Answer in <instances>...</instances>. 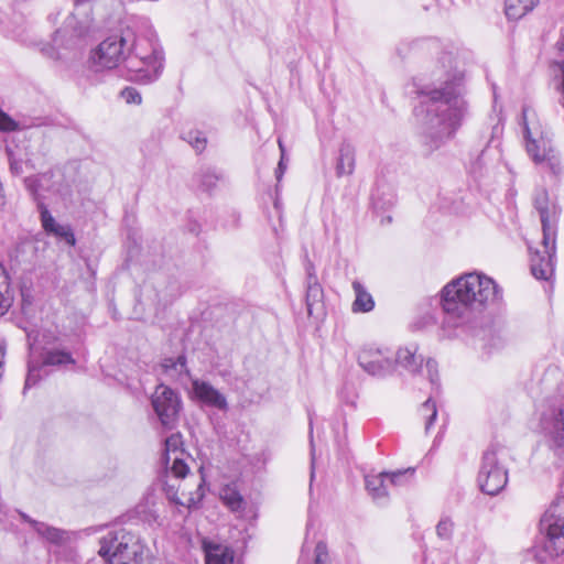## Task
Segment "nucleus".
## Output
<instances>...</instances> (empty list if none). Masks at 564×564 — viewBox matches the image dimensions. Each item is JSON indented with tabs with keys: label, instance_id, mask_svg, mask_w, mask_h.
I'll return each instance as SVG.
<instances>
[{
	"label": "nucleus",
	"instance_id": "2f4dec72",
	"mask_svg": "<svg viewBox=\"0 0 564 564\" xmlns=\"http://www.w3.org/2000/svg\"><path fill=\"white\" fill-rule=\"evenodd\" d=\"M183 139L188 142L197 152H203L207 145V139L202 131L189 130L183 134Z\"/></svg>",
	"mask_w": 564,
	"mask_h": 564
},
{
	"label": "nucleus",
	"instance_id": "7ed1b4c3",
	"mask_svg": "<svg viewBox=\"0 0 564 564\" xmlns=\"http://www.w3.org/2000/svg\"><path fill=\"white\" fill-rule=\"evenodd\" d=\"M534 207L540 215L542 225V249L531 254V271L539 280H549L554 272L556 234L560 210L555 202L551 200L545 189L536 191Z\"/></svg>",
	"mask_w": 564,
	"mask_h": 564
},
{
	"label": "nucleus",
	"instance_id": "cd10ccee",
	"mask_svg": "<svg viewBox=\"0 0 564 564\" xmlns=\"http://www.w3.org/2000/svg\"><path fill=\"white\" fill-rule=\"evenodd\" d=\"M414 468H406L403 470H397L392 473L387 471V479L389 482V488L391 486H404L413 479L414 476Z\"/></svg>",
	"mask_w": 564,
	"mask_h": 564
},
{
	"label": "nucleus",
	"instance_id": "ea45409f",
	"mask_svg": "<svg viewBox=\"0 0 564 564\" xmlns=\"http://www.w3.org/2000/svg\"><path fill=\"white\" fill-rule=\"evenodd\" d=\"M279 148L281 151V159L279 161L278 169L275 171L278 181H280V178L285 170V163H284L285 151H284V147H283L281 139H279Z\"/></svg>",
	"mask_w": 564,
	"mask_h": 564
},
{
	"label": "nucleus",
	"instance_id": "4c0bfd02",
	"mask_svg": "<svg viewBox=\"0 0 564 564\" xmlns=\"http://www.w3.org/2000/svg\"><path fill=\"white\" fill-rule=\"evenodd\" d=\"M121 96L126 100L127 104L139 105L142 101V97H141L140 93L133 87H126L121 91Z\"/></svg>",
	"mask_w": 564,
	"mask_h": 564
},
{
	"label": "nucleus",
	"instance_id": "bb28decb",
	"mask_svg": "<svg viewBox=\"0 0 564 564\" xmlns=\"http://www.w3.org/2000/svg\"><path fill=\"white\" fill-rule=\"evenodd\" d=\"M372 205L376 209H387L395 203L394 194L389 191L386 193L378 186L371 195Z\"/></svg>",
	"mask_w": 564,
	"mask_h": 564
},
{
	"label": "nucleus",
	"instance_id": "423d86ee",
	"mask_svg": "<svg viewBox=\"0 0 564 564\" xmlns=\"http://www.w3.org/2000/svg\"><path fill=\"white\" fill-rule=\"evenodd\" d=\"M163 51L150 39L135 36L134 44L127 53L126 67L134 73V79L153 82L163 68Z\"/></svg>",
	"mask_w": 564,
	"mask_h": 564
},
{
	"label": "nucleus",
	"instance_id": "393cba45",
	"mask_svg": "<svg viewBox=\"0 0 564 564\" xmlns=\"http://www.w3.org/2000/svg\"><path fill=\"white\" fill-rule=\"evenodd\" d=\"M182 435L180 433H173L165 438L164 453L162 455V463L165 467L169 466L171 457L184 456Z\"/></svg>",
	"mask_w": 564,
	"mask_h": 564
},
{
	"label": "nucleus",
	"instance_id": "f03ea898",
	"mask_svg": "<svg viewBox=\"0 0 564 564\" xmlns=\"http://www.w3.org/2000/svg\"><path fill=\"white\" fill-rule=\"evenodd\" d=\"M440 297L445 322L458 327L469 324L487 305L499 302L502 290L494 279L474 271L446 283Z\"/></svg>",
	"mask_w": 564,
	"mask_h": 564
},
{
	"label": "nucleus",
	"instance_id": "9b49d317",
	"mask_svg": "<svg viewBox=\"0 0 564 564\" xmlns=\"http://www.w3.org/2000/svg\"><path fill=\"white\" fill-rule=\"evenodd\" d=\"M75 360L70 352L62 349H50L43 354L41 364L29 362V370L25 379L24 390L35 386L43 377L48 375V366L74 365Z\"/></svg>",
	"mask_w": 564,
	"mask_h": 564
},
{
	"label": "nucleus",
	"instance_id": "0eeeda50",
	"mask_svg": "<svg viewBox=\"0 0 564 564\" xmlns=\"http://www.w3.org/2000/svg\"><path fill=\"white\" fill-rule=\"evenodd\" d=\"M540 411V426L549 447L564 463V410L556 400H546Z\"/></svg>",
	"mask_w": 564,
	"mask_h": 564
},
{
	"label": "nucleus",
	"instance_id": "473e14b6",
	"mask_svg": "<svg viewBox=\"0 0 564 564\" xmlns=\"http://www.w3.org/2000/svg\"><path fill=\"white\" fill-rule=\"evenodd\" d=\"M184 456H173L167 467H165L175 478H185L189 468L185 463Z\"/></svg>",
	"mask_w": 564,
	"mask_h": 564
},
{
	"label": "nucleus",
	"instance_id": "6e6552de",
	"mask_svg": "<svg viewBox=\"0 0 564 564\" xmlns=\"http://www.w3.org/2000/svg\"><path fill=\"white\" fill-rule=\"evenodd\" d=\"M359 367L369 376L384 379L394 372V352L376 344L364 345L357 355Z\"/></svg>",
	"mask_w": 564,
	"mask_h": 564
},
{
	"label": "nucleus",
	"instance_id": "2eb2a0df",
	"mask_svg": "<svg viewBox=\"0 0 564 564\" xmlns=\"http://www.w3.org/2000/svg\"><path fill=\"white\" fill-rule=\"evenodd\" d=\"M36 207L40 213L41 225L46 234L63 238L69 245L75 243L70 227L57 224L43 199H37Z\"/></svg>",
	"mask_w": 564,
	"mask_h": 564
},
{
	"label": "nucleus",
	"instance_id": "c756f323",
	"mask_svg": "<svg viewBox=\"0 0 564 564\" xmlns=\"http://www.w3.org/2000/svg\"><path fill=\"white\" fill-rule=\"evenodd\" d=\"M204 485H205L204 480L202 479L200 482L197 485L195 492H189L186 500L176 498L175 502L177 505L185 506L188 509L196 508L204 498V495H205Z\"/></svg>",
	"mask_w": 564,
	"mask_h": 564
},
{
	"label": "nucleus",
	"instance_id": "f704fd0d",
	"mask_svg": "<svg viewBox=\"0 0 564 564\" xmlns=\"http://www.w3.org/2000/svg\"><path fill=\"white\" fill-rule=\"evenodd\" d=\"M454 530V523L449 518H443L436 525V534L442 540H449Z\"/></svg>",
	"mask_w": 564,
	"mask_h": 564
},
{
	"label": "nucleus",
	"instance_id": "20e7f679",
	"mask_svg": "<svg viewBox=\"0 0 564 564\" xmlns=\"http://www.w3.org/2000/svg\"><path fill=\"white\" fill-rule=\"evenodd\" d=\"M98 554L108 564H144V546L124 528H113L99 540Z\"/></svg>",
	"mask_w": 564,
	"mask_h": 564
},
{
	"label": "nucleus",
	"instance_id": "a18cd8bd",
	"mask_svg": "<svg viewBox=\"0 0 564 564\" xmlns=\"http://www.w3.org/2000/svg\"><path fill=\"white\" fill-rule=\"evenodd\" d=\"M310 427L312 429V420L310 421ZM310 444H311V454H312V463L314 462V447H313V438L311 437V441H310Z\"/></svg>",
	"mask_w": 564,
	"mask_h": 564
},
{
	"label": "nucleus",
	"instance_id": "39448f33",
	"mask_svg": "<svg viewBox=\"0 0 564 564\" xmlns=\"http://www.w3.org/2000/svg\"><path fill=\"white\" fill-rule=\"evenodd\" d=\"M135 33L130 26L105 39L89 56V68L95 73L110 70L126 63L127 53L134 44Z\"/></svg>",
	"mask_w": 564,
	"mask_h": 564
},
{
	"label": "nucleus",
	"instance_id": "f3484780",
	"mask_svg": "<svg viewBox=\"0 0 564 564\" xmlns=\"http://www.w3.org/2000/svg\"><path fill=\"white\" fill-rule=\"evenodd\" d=\"M386 475L387 471H382L378 475H368L365 478L366 489L372 499L380 505L386 503L389 497V482Z\"/></svg>",
	"mask_w": 564,
	"mask_h": 564
},
{
	"label": "nucleus",
	"instance_id": "72a5a7b5",
	"mask_svg": "<svg viewBox=\"0 0 564 564\" xmlns=\"http://www.w3.org/2000/svg\"><path fill=\"white\" fill-rule=\"evenodd\" d=\"M425 371H426L429 381L432 386V389L435 391V393H438L440 379H438L437 364L434 359L426 360Z\"/></svg>",
	"mask_w": 564,
	"mask_h": 564
},
{
	"label": "nucleus",
	"instance_id": "ddd939ff",
	"mask_svg": "<svg viewBox=\"0 0 564 564\" xmlns=\"http://www.w3.org/2000/svg\"><path fill=\"white\" fill-rule=\"evenodd\" d=\"M192 398L208 408L227 412L229 406L226 397L208 381L192 379Z\"/></svg>",
	"mask_w": 564,
	"mask_h": 564
},
{
	"label": "nucleus",
	"instance_id": "c85d7f7f",
	"mask_svg": "<svg viewBox=\"0 0 564 564\" xmlns=\"http://www.w3.org/2000/svg\"><path fill=\"white\" fill-rule=\"evenodd\" d=\"M13 303V293L10 291L8 276L0 281V316L4 315Z\"/></svg>",
	"mask_w": 564,
	"mask_h": 564
},
{
	"label": "nucleus",
	"instance_id": "dca6fc26",
	"mask_svg": "<svg viewBox=\"0 0 564 564\" xmlns=\"http://www.w3.org/2000/svg\"><path fill=\"white\" fill-rule=\"evenodd\" d=\"M306 295L305 303L310 316L314 315V311L323 308L324 291L318 283L317 276L312 264L306 268Z\"/></svg>",
	"mask_w": 564,
	"mask_h": 564
},
{
	"label": "nucleus",
	"instance_id": "412c9836",
	"mask_svg": "<svg viewBox=\"0 0 564 564\" xmlns=\"http://www.w3.org/2000/svg\"><path fill=\"white\" fill-rule=\"evenodd\" d=\"M206 564H231L232 551L220 544L204 543Z\"/></svg>",
	"mask_w": 564,
	"mask_h": 564
},
{
	"label": "nucleus",
	"instance_id": "a878e982",
	"mask_svg": "<svg viewBox=\"0 0 564 564\" xmlns=\"http://www.w3.org/2000/svg\"><path fill=\"white\" fill-rule=\"evenodd\" d=\"M221 501L231 510L238 511L242 509L243 498L234 484L225 485L220 489Z\"/></svg>",
	"mask_w": 564,
	"mask_h": 564
},
{
	"label": "nucleus",
	"instance_id": "58836bf2",
	"mask_svg": "<svg viewBox=\"0 0 564 564\" xmlns=\"http://www.w3.org/2000/svg\"><path fill=\"white\" fill-rule=\"evenodd\" d=\"M17 127V122L4 111L0 110V130L14 131Z\"/></svg>",
	"mask_w": 564,
	"mask_h": 564
},
{
	"label": "nucleus",
	"instance_id": "5701e85b",
	"mask_svg": "<svg viewBox=\"0 0 564 564\" xmlns=\"http://www.w3.org/2000/svg\"><path fill=\"white\" fill-rule=\"evenodd\" d=\"M34 531L48 543L55 545H62L69 539L67 531L51 527L44 522L34 523Z\"/></svg>",
	"mask_w": 564,
	"mask_h": 564
},
{
	"label": "nucleus",
	"instance_id": "7c9ffc66",
	"mask_svg": "<svg viewBox=\"0 0 564 564\" xmlns=\"http://www.w3.org/2000/svg\"><path fill=\"white\" fill-rule=\"evenodd\" d=\"M421 414L426 417L425 420V432L429 433L431 427L433 426L436 417H437V409L436 404L433 401L432 397H430L420 409Z\"/></svg>",
	"mask_w": 564,
	"mask_h": 564
},
{
	"label": "nucleus",
	"instance_id": "37998d69",
	"mask_svg": "<svg viewBox=\"0 0 564 564\" xmlns=\"http://www.w3.org/2000/svg\"><path fill=\"white\" fill-rule=\"evenodd\" d=\"M20 514H21L22 520L26 523H30L33 528H34V523H41L40 521L32 519L31 517H29L25 513H20Z\"/></svg>",
	"mask_w": 564,
	"mask_h": 564
},
{
	"label": "nucleus",
	"instance_id": "a211bd4d",
	"mask_svg": "<svg viewBox=\"0 0 564 564\" xmlns=\"http://www.w3.org/2000/svg\"><path fill=\"white\" fill-rule=\"evenodd\" d=\"M161 368L163 375L175 381H182L183 378L191 377V372L187 368L186 356L183 354L175 358H164L161 362Z\"/></svg>",
	"mask_w": 564,
	"mask_h": 564
},
{
	"label": "nucleus",
	"instance_id": "e433bc0d",
	"mask_svg": "<svg viewBox=\"0 0 564 564\" xmlns=\"http://www.w3.org/2000/svg\"><path fill=\"white\" fill-rule=\"evenodd\" d=\"M218 180V174L214 170L207 169L202 173L200 184L206 191H209L216 185Z\"/></svg>",
	"mask_w": 564,
	"mask_h": 564
},
{
	"label": "nucleus",
	"instance_id": "c9c22d12",
	"mask_svg": "<svg viewBox=\"0 0 564 564\" xmlns=\"http://www.w3.org/2000/svg\"><path fill=\"white\" fill-rule=\"evenodd\" d=\"M314 553L313 564H330L326 543L319 541L315 546Z\"/></svg>",
	"mask_w": 564,
	"mask_h": 564
},
{
	"label": "nucleus",
	"instance_id": "b1692460",
	"mask_svg": "<svg viewBox=\"0 0 564 564\" xmlns=\"http://www.w3.org/2000/svg\"><path fill=\"white\" fill-rule=\"evenodd\" d=\"M352 289L356 295V299L352 303L354 312H370L375 307V301L371 294L366 290V288L359 281L352 282Z\"/></svg>",
	"mask_w": 564,
	"mask_h": 564
},
{
	"label": "nucleus",
	"instance_id": "4be33fe9",
	"mask_svg": "<svg viewBox=\"0 0 564 564\" xmlns=\"http://www.w3.org/2000/svg\"><path fill=\"white\" fill-rule=\"evenodd\" d=\"M539 0H506L505 13L509 20L518 21L532 11Z\"/></svg>",
	"mask_w": 564,
	"mask_h": 564
},
{
	"label": "nucleus",
	"instance_id": "f257e3e1",
	"mask_svg": "<svg viewBox=\"0 0 564 564\" xmlns=\"http://www.w3.org/2000/svg\"><path fill=\"white\" fill-rule=\"evenodd\" d=\"M422 112L425 113L422 144L429 153L452 140L467 116L463 77L454 75L440 87L422 91Z\"/></svg>",
	"mask_w": 564,
	"mask_h": 564
},
{
	"label": "nucleus",
	"instance_id": "9d476101",
	"mask_svg": "<svg viewBox=\"0 0 564 564\" xmlns=\"http://www.w3.org/2000/svg\"><path fill=\"white\" fill-rule=\"evenodd\" d=\"M151 405L165 430H173L177 425L182 399L176 391L165 384H159L151 395Z\"/></svg>",
	"mask_w": 564,
	"mask_h": 564
},
{
	"label": "nucleus",
	"instance_id": "49530a36",
	"mask_svg": "<svg viewBox=\"0 0 564 564\" xmlns=\"http://www.w3.org/2000/svg\"><path fill=\"white\" fill-rule=\"evenodd\" d=\"M4 276H8L7 273H6V269L2 265V263L0 262V280L3 279Z\"/></svg>",
	"mask_w": 564,
	"mask_h": 564
},
{
	"label": "nucleus",
	"instance_id": "f8f14e48",
	"mask_svg": "<svg viewBox=\"0 0 564 564\" xmlns=\"http://www.w3.org/2000/svg\"><path fill=\"white\" fill-rule=\"evenodd\" d=\"M527 108L522 109L523 131L524 138L527 140V151L535 163L547 162L550 167L555 172L558 162L554 154V151L552 150L549 141L544 140L543 138L536 140L531 137V130L527 122Z\"/></svg>",
	"mask_w": 564,
	"mask_h": 564
},
{
	"label": "nucleus",
	"instance_id": "4468645a",
	"mask_svg": "<svg viewBox=\"0 0 564 564\" xmlns=\"http://www.w3.org/2000/svg\"><path fill=\"white\" fill-rule=\"evenodd\" d=\"M56 174L53 171H48L39 175L29 176L24 180L25 188L33 196L35 203L37 199H43V192H52L62 194L61 185L55 181Z\"/></svg>",
	"mask_w": 564,
	"mask_h": 564
},
{
	"label": "nucleus",
	"instance_id": "6ab92c4d",
	"mask_svg": "<svg viewBox=\"0 0 564 564\" xmlns=\"http://www.w3.org/2000/svg\"><path fill=\"white\" fill-rule=\"evenodd\" d=\"M423 359L421 356L416 355V347H404L400 348L394 354V367L397 365L403 367L411 373H416L422 370Z\"/></svg>",
	"mask_w": 564,
	"mask_h": 564
},
{
	"label": "nucleus",
	"instance_id": "a19ab883",
	"mask_svg": "<svg viewBox=\"0 0 564 564\" xmlns=\"http://www.w3.org/2000/svg\"><path fill=\"white\" fill-rule=\"evenodd\" d=\"M9 164L10 171L14 175H21L23 173L22 161L13 158L12 154L9 155Z\"/></svg>",
	"mask_w": 564,
	"mask_h": 564
},
{
	"label": "nucleus",
	"instance_id": "aec40b11",
	"mask_svg": "<svg viewBox=\"0 0 564 564\" xmlns=\"http://www.w3.org/2000/svg\"><path fill=\"white\" fill-rule=\"evenodd\" d=\"M355 169V148L351 143L344 141L340 144L336 162L337 176L349 175Z\"/></svg>",
	"mask_w": 564,
	"mask_h": 564
},
{
	"label": "nucleus",
	"instance_id": "c03bdc74",
	"mask_svg": "<svg viewBox=\"0 0 564 564\" xmlns=\"http://www.w3.org/2000/svg\"><path fill=\"white\" fill-rule=\"evenodd\" d=\"M560 102L564 108V69H563V80H562V97H561Z\"/></svg>",
	"mask_w": 564,
	"mask_h": 564
},
{
	"label": "nucleus",
	"instance_id": "79ce46f5",
	"mask_svg": "<svg viewBox=\"0 0 564 564\" xmlns=\"http://www.w3.org/2000/svg\"><path fill=\"white\" fill-rule=\"evenodd\" d=\"M65 33L66 31L65 30H57L55 33H54V36H53V43L59 47V46H64L65 45Z\"/></svg>",
	"mask_w": 564,
	"mask_h": 564
},
{
	"label": "nucleus",
	"instance_id": "1a4fd4ad",
	"mask_svg": "<svg viewBox=\"0 0 564 564\" xmlns=\"http://www.w3.org/2000/svg\"><path fill=\"white\" fill-rule=\"evenodd\" d=\"M508 482V474L499 462L498 449L491 447L482 455L478 474V484L482 492L495 496L499 494Z\"/></svg>",
	"mask_w": 564,
	"mask_h": 564
}]
</instances>
